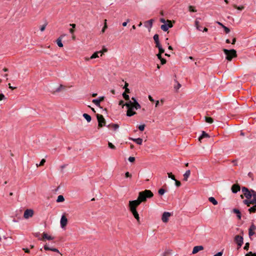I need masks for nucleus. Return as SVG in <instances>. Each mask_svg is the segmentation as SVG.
Here are the masks:
<instances>
[{
  "mask_svg": "<svg viewBox=\"0 0 256 256\" xmlns=\"http://www.w3.org/2000/svg\"><path fill=\"white\" fill-rule=\"evenodd\" d=\"M153 196L154 194L150 190H146L144 191L140 192L137 200L129 201L128 206L130 210L132 212L136 210L137 207L142 202H146V198H151Z\"/></svg>",
  "mask_w": 256,
  "mask_h": 256,
  "instance_id": "f257e3e1",
  "label": "nucleus"
},
{
  "mask_svg": "<svg viewBox=\"0 0 256 256\" xmlns=\"http://www.w3.org/2000/svg\"><path fill=\"white\" fill-rule=\"evenodd\" d=\"M223 52L226 56V60L228 61H231L234 58L237 56L236 52L234 49L227 50L224 48L223 49Z\"/></svg>",
  "mask_w": 256,
  "mask_h": 256,
  "instance_id": "f03ea898",
  "label": "nucleus"
},
{
  "mask_svg": "<svg viewBox=\"0 0 256 256\" xmlns=\"http://www.w3.org/2000/svg\"><path fill=\"white\" fill-rule=\"evenodd\" d=\"M131 104H132L130 102H128L124 104L125 106H126L128 108L126 116L129 117L132 116L136 114V112L133 110L134 108L130 106Z\"/></svg>",
  "mask_w": 256,
  "mask_h": 256,
  "instance_id": "7ed1b4c3",
  "label": "nucleus"
},
{
  "mask_svg": "<svg viewBox=\"0 0 256 256\" xmlns=\"http://www.w3.org/2000/svg\"><path fill=\"white\" fill-rule=\"evenodd\" d=\"M234 242L238 244V248H240L244 243L243 236L240 235H236L234 238Z\"/></svg>",
  "mask_w": 256,
  "mask_h": 256,
  "instance_id": "20e7f679",
  "label": "nucleus"
},
{
  "mask_svg": "<svg viewBox=\"0 0 256 256\" xmlns=\"http://www.w3.org/2000/svg\"><path fill=\"white\" fill-rule=\"evenodd\" d=\"M98 121V126L99 128H102L106 124V120L104 116L100 114H97L96 115Z\"/></svg>",
  "mask_w": 256,
  "mask_h": 256,
  "instance_id": "39448f33",
  "label": "nucleus"
},
{
  "mask_svg": "<svg viewBox=\"0 0 256 256\" xmlns=\"http://www.w3.org/2000/svg\"><path fill=\"white\" fill-rule=\"evenodd\" d=\"M242 192L247 199H250L252 198L251 190H249L247 188L243 186L242 188Z\"/></svg>",
  "mask_w": 256,
  "mask_h": 256,
  "instance_id": "423d86ee",
  "label": "nucleus"
},
{
  "mask_svg": "<svg viewBox=\"0 0 256 256\" xmlns=\"http://www.w3.org/2000/svg\"><path fill=\"white\" fill-rule=\"evenodd\" d=\"M166 22H168V24H162L160 26L161 29L164 32H166L169 28H171L173 26L171 20H167Z\"/></svg>",
  "mask_w": 256,
  "mask_h": 256,
  "instance_id": "0eeeda50",
  "label": "nucleus"
},
{
  "mask_svg": "<svg viewBox=\"0 0 256 256\" xmlns=\"http://www.w3.org/2000/svg\"><path fill=\"white\" fill-rule=\"evenodd\" d=\"M34 215V210L32 209H26L24 214V217L25 218H28L32 217Z\"/></svg>",
  "mask_w": 256,
  "mask_h": 256,
  "instance_id": "6e6552de",
  "label": "nucleus"
},
{
  "mask_svg": "<svg viewBox=\"0 0 256 256\" xmlns=\"http://www.w3.org/2000/svg\"><path fill=\"white\" fill-rule=\"evenodd\" d=\"M172 215L169 212H164L162 215V220L164 222H167L168 220V218Z\"/></svg>",
  "mask_w": 256,
  "mask_h": 256,
  "instance_id": "1a4fd4ad",
  "label": "nucleus"
},
{
  "mask_svg": "<svg viewBox=\"0 0 256 256\" xmlns=\"http://www.w3.org/2000/svg\"><path fill=\"white\" fill-rule=\"evenodd\" d=\"M60 226L62 228L65 227L68 223V219L64 215H62L60 218Z\"/></svg>",
  "mask_w": 256,
  "mask_h": 256,
  "instance_id": "9d476101",
  "label": "nucleus"
},
{
  "mask_svg": "<svg viewBox=\"0 0 256 256\" xmlns=\"http://www.w3.org/2000/svg\"><path fill=\"white\" fill-rule=\"evenodd\" d=\"M256 230V226L252 224L248 229V235L250 237L252 236L255 234L254 230Z\"/></svg>",
  "mask_w": 256,
  "mask_h": 256,
  "instance_id": "9b49d317",
  "label": "nucleus"
},
{
  "mask_svg": "<svg viewBox=\"0 0 256 256\" xmlns=\"http://www.w3.org/2000/svg\"><path fill=\"white\" fill-rule=\"evenodd\" d=\"M44 248L46 250H51L54 252H58L60 254L61 256H62V254L60 252L58 248H50L47 244H45L44 246Z\"/></svg>",
  "mask_w": 256,
  "mask_h": 256,
  "instance_id": "f8f14e48",
  "label": "nucleus"
},
{
  "mask_svg": "<svg viewBox=\"0 0 256 256\" xmlns=\"http://www.w3.org/2000/svg\"><path fill=\"white\" fill-rule=\"evenodd\" d=\"M232 191L233 193L236 194L240 190V187L238 184H234L232 186L231 188Z\"/></svg>",
  "mask_w": 256,
  "mask_h": 256,
  "instance_id": "ddd939ff",
  "label": "nucleus"
},
{
  "mask_svg": "<svg viewBox=\"0 0 256 256\" xmlns=\"http://www.w3.org/2000/svg\"><path fill=\"white\" fill-rule=\"evenodd\" d=\"M204 248L202 246H195L192 250V254H196L199 251L203 250Z\"/></svg>",
  "mask_w": 256,
  "mask_h": 256,
  "instance_id": "4468645a",
  "label": "nucleus"
},
{
  "mask_svg": "<svg viewBox=\"0 0 256 256\" xmlns=\"http://www.w3.org/2000/svg\"><path fill=\"white\" fill-rule=\"evenodd\" d=\"M43 239H46L48 240H52L54 239V238L50 236H48L46 232H44L42 234V238H38V240H43Z\"/></svg>",
  "mask_w": 256,
  "mask_h": 256,
  "instance_id": "2eb2a0df",
  "label": "nucleus"
},
{
  "mask_svg": "<svg viewBox=\"0 0 256 256\" xmlns=\"http://www.w3.org/2000/svg\"><path fill=\"white\" fill-rule=\"evenodd\" d=\"M66 36V35L65 34H62L57 39L56 44L59 47L62 48L63 46V44L62 42V40Z\"/></svg>",
  "mask_w": 256,
  "mask_h": 256,
  "instance_id": "dca6fc26",
  "label": "nucleus"
},
{
  "mask_svg": "<svg viewBox=\"0 0 256 256\" xmlns=\"http://www.w3.org/2000/svg\"><path fill=\"white\" fill-rule=\"evenodd\" d=\"M133 214L134 218L140 224V218L136 210L130 212Z\"/></svg>",
  "mask_w": 256,
  "mask_h": 256,
  "instance_id": "f3484780",
  "label": "nucleus"
},
{
  "mask_svg": "<svg viewBox=\"0 0 256 256\" xmlns=\"http://www.w3.org/2000/svg\"><path fill=\"white\" fill-rule=\"evenodd\" d=\"M128 102H130L132 104L130 106H132L134 109L137 110L141 108L140 105L138 102H135L134 104H132V102L130 100Z\"/></svg>",
  "mask_w": 256,
  "mask_h": 256,
  "instance_id": "a211bd4d",
  "label": "nucleus"
},
{
  "mask_svg": "<svg viewBox=\"0 0 256 256\" xmlns=\"http://www.w3.org/2000/svg\"><path fill=\"white\" fill-rule=\"evenodd\" d=\"M204 138H210V136L208 134L206 133L204 131H202V134L198 138V140L201 142V140Z\"/></svg>",
  "mask_w": 256,
  "mask_h": 256,
  "instance_id": "6ab92c4d",
  "label": "nucleus"
},
{
  "mask_svg": "<svg viewBox=\"0 0 256 256\" xmlns=\"http://www.w3.org/2000/svg\"><path fill=\"white\" fill-rule=\"evenodd\" d=\"M190 170H187L185 173L184 174V178L183 180L186 182L188 180V178H189L190 176Z\"/></svg>",
  "mask_w": 256,
  "mask_h": 256,
  "instance_id": "aec40b11",
  "label": "nucleus"
},
{
  "mask_svg": "<svg viewBox=\"0 0 256 256\" xmlns=\"http://www.w3.org/2000/svg\"><path fill=\"white\" fill-rule=\"evenodd\" d=\"M232 212L236 214V216L238 220H240L242 218V214L240 210L237 208H234Z\"/></svg>",
  "mask_w": 256,
  "mask_h": 256,
  "instance_id": "412c9836",
  "label": "nucleus"
},
{
  "mask_svg": "<svg viewBox=\"0 0 256 256\" xmlns=\"http://www.w3.org/2000/svg\"><path fill=\"white\" fill-rule=\"evenodd\" d=\"M130 140L134 142H136L138 144L141 145L142 142V139L141 138H130Z\"/></svg>",
  "mask_w": 256,
  "mask_h": 256,
  "instance_id": "4be33fe9",
  "label": "nucleus"
},
{
  "mask_svg": "<svg viewBox=\"0 0 256 256\" xmlns=\"http://www.w3.org/2000/svg\"><path fill=\"white\" fill-rule=\"evenodd\" d=\"M108 128H112L114 130H116L119 128V125L116 124H111L107 126Z\"/></svg>",
  "mask_w": 256,
  "mask_h": 256,
  "instance_id": "5701e85b",
  "label": "nucleus"
},
{
  "mask_svg": "<svg viewBox=\"0 0 256 256\" xmlns=\"http://www.w3.org/2000/svg\"><path fill=\"white\" fill-rule=\"evenodd\" d=\"M244 204H246L248 206H250V204H254L253 200L250 199H246L243 201Z\"/></svg>",
  "mask_w": 256,
  "mask_h": 256,
  "instance_id": "b1692460",
  "label": "nucleus"
},
{
  "mask_svg": "<svg viewBox=\"0 0 256 256\" xmlns=\"http://www.w3.org/2000/svg\"><path fill=\"white\" fill-rule=\"evenodd\" d=\"M154 42L156 43V46H158L159 44H160V40H159V36H158V34H155L154 36Z\"/></svg>",
  "mask_w": 256,
  "mask_h": 256,
  "instance_id": "393cba45",
  "label": "nucleus"
},
{
  "mask_svg": "<svg viewBox=\"0 0 256 256\" xmlns=\"http://www.w3.org/2000/svg\"><path fill=\"white\" fill-rule=\"evenodd\" d=\"M98 54H101V56H102V51H98V52H94L92 54V56L90 57V59H93V58H98Z\"/></svg>",
  "mask_w": 256,
  "mask_h": 256,
  "instance_id": "a878e982",
  "label": "nucleus"
},
{
  "mask_svg": "<svg viewBox=\"0 0 256 256\" xmlns=\"http://www.w3.org/2000/svg\"><path fill=\"white\" fill-rule=\"evenodd\" d=\"M200 18H197L196 20H195V26H196V27L197 30H198L200 31H201L202 30H201L200 27V26L199 25L200 22H199V20H200Z\"/></svg>",
  "mask_w": 256,
  "mask_h": 256,
  "instance_id": "bb28decb",
  "label": "nucleus"
},
{
  "mask_svg": "<svg viewBox=\"0 0 256 256\" xmlns=\"http://www.w3.org/2000/svg\"><path fill=\"white\" fill-rule=\"evenodd\" d=\"M208 200L214 205H217L218 204V201L214 197H210L208 198Z\"/></svg>",
  "mask_w": 256,
  "mask_h": 256,
  "instance_id": "cd10ccee",
  "label": "nucleus"
},
{
  "mask_svg": "<svg viewBox=\"0 0 256 256\" xmlns=\"http://www.w3.org/2000/svg\"><path fill=\"white\" fill-rule=\"evenodd\" d=\"M83 116L86 120V121L88 122H90L92 120L91 116L87 114H86V113L84 114Z\"/></svg>",
  "mask_w": 256,
  "mask_h": 256,
  "instance_id": "c85d7f7f",
  "label": "nucleus"
},
{
  "mask_svg": "<svg viewBox=\"0 0 256 256\" xmlns=\"http://www.w3.org/2000/svg\"><path fill=\"white\" fill-rule=\"evenodd\" d=\"M248 210L250 212V213L256 212V204H254V206L250 208Z\"/></svg>",
  "mask_w": 256,
  "mask_h": 256,
  "instance_id": "c756f323",
  "label": "nucleus"
},
{
  "mask_svg": "<svg viewBox=\"0 0 256 256\" xmlns=\"http://www.w3.org/2000/svg\"><path fill=\"white\" fill-rule=\"evenodd\" d=\"M64 200V198L63 196L59 195L58 196V198H57V200H56V202H63Z\"/></svg>",
  "mask_w": 256,
  "mask_h": 256,
  "instance_id": "7c9ffc66",
  "label": "nucleus"
},
{
  "mask_svg": "<svg viewBox=\"0 0 256 256\" xmlns=\"http://www.w3.org/2000/svg\"><path fill=\"white\" fill-rule=\"evenodd\" d=\"M156 46V48H158V50H159V52L158 53H160L161 54H163L164 52V50L162 48L161 44H159L158 46Z\"/></svg>",
  "mask_w": 256,
  "mask_h": 256,
  "instance_id": "2f4dec72",
  "label": "nucleus"
},
{
  "mask_svg": "<svg viewBox=\"0 0 256 256\" xmlns=\"http://www.w3.org/2000/svg\"><path fill=\"white\" fill-rule=\"evenodd\" d=\"M205 121L209 124H212L214 122L213 118L210 117H205Z\"/></svg>",
  "mask_w": 256,
  "mask_h": 256,
  "instance_id": "473e14b6",
  "label": "nucleus"
},
{
  "mask_svg": "<svg viewBox=\"0 0 256 256\" xmlns=\"http://www.w3.org/2000/svg\"><path fill=\"white\" fill-rule=\"evenodd\" d=\"M92 102L94 104L97 106L100 107V100L98 99H94L92 100Z\"/></svg>",
  "mask_w": 256,
  "mask_h": 256,
  "instance_id": "72a5a7b5",
  "label": "nucleus"
},
{
  "mask_svg": "<svg viewBox=\"0 0 256 256\" xmlns=\"http://www.w3.org/2000/svg\"><path fill=\"white\" fill-rule=\"evenodd\" d=\"M233 6L234 8L240 10H244V7L243 6H237L236 4H234Z\"/></svg>",
  "mask_w": 256,
  "mask_h": 256,
  "instance_id": "f704fd0d",
  "label": "nucleus"
},
{
  "mask_svg": "<svg viewBox=\"0 0 256 256\" xmlns=\"http://www.w3.org/2000/svg\"><path fill=\"white\" fill-rule=\"evenodd\" d=\"M168 177L170 178H171L172 180H176V178L174 175L172 174V172H168Z\"/></svg>",
  "mask_w": 256,
  "mask_h": 256,
  "instance_id": "c9c22d12",
  "label": "nucleus"
},
{
  "mask_svg": "<svg viewBox=\"0 0 256 256\" xmlns=\"http://www.w3.org/2000/svg\"><path fill=\"white\" fill-rule=\"evenodd\" d=\"M166 192V190L164 188H160L158 191V193L160 195L162 196Z\"/></svg>",
  "mask_w": 256,
  "mask_h": 256,
  "instance_id": "e433bc0d",
  "label": "nucleus"
},
{
  "mask_svg": "<svg viewBox=\"0 0 256 256\" xmlns=\"http://www.w3.org/2000/svg\"><path fill=\"white\" fill-rule=\"evenodd\" d=\"M123 98L126 100H130V96L128 94H127L126 92H123L122 94Z\"/></svg>",
  "mask_w": 256,
  "mask_h": 256,
  "instance_id": "4c0bfd02",
  "label": "nucleus"
},
{
  "mask_svg": "<svg viewBox=\"0 0 256 256\" xmlns=\"http://www.w3.org/2000/svg\"><path fill=\"white\" fill-rule=\"evenodd\" d=\"M108 28L107 24H106V20H104V26L102 30V32L104 33L105 32L106 29Z\"/></svg>",
  "mask_w": 256,
  "mask_h": 256,
  "instance_id": "58836bf2",
  "label": "nucleus"
},
{
  "mask_svg": "<svg viewBox=\"0 0 256 256\" xmlns=\"http://www.w3.org/2000/svg\"><path fill=\"white\" fill-rule=\"evenodd\" d=\"M145 126H146L145 124H141L138 126V128L140 131L142 132L144 130Z\"/></svg>",
  "mask_w": 256,
  "mask_h": 256,
  "instance_id": "ea45409f",
  "label": "nucleus"
},
{
  "mask_svg": "<svg viewBox=\"0 0 256 256\" xmlns=\"http://www.w3.org/2000/svg\"><path fill=\"white\" fill-rule=\"evenodd\" d=\"M108 146L111 149H112V150L116 149V146L112 143H111L110 142H108Z\"/></svg>",
  "mask_w": 256,
  "mask_h": 256,
  "instance_id": "a19ab883",
  "label": "nucleus"
},
{
  "mask_svg": "<svg viewBox=\"0 0 256 256\" xmlns=\"http://www.w3.org/2000/svg\"><path fill=\"white\" fill-rule=\"evenodd\" d=\"M252 197L253 196V198H256V192L253 190H251Z\"/></svg>",
  "mask_w": 256,
  "mask_h": 256,
  "instance_id": "79ce46f5",
  "label": "nucleus"
},
{
  "mask_svg": "<svg viewBox=\"0 0 256 256\" xmlns=\"http://www.w3.org/2000/svg\"><path fill=\"white\" fill-rule=\"evenodd\" d=\"M188 9L190 12H196V10L195 9V8L193 6H189Z\"/></svg>",
  "mask_w": 256,
  "mask_h": 256,
  "instance_id": "37998d69",
  "label": "nucleus"
},
{
  "mask_svg": "<svg viewBox=\"0 0 256 256\" xmlns=\"http://www.w3.org/2000/svg\"><path fill=\"white\" fill-rule=\"evenodd\" d=\"M222 28L224 29V30L226 34H228L230 32V28L226 26H224Z\"/></svg>",
  "mask_w": 256,
  "mask_h": 256,
  "instance_id": "c03bdc74",
  "label": "nucleus"
},
{
  "mask_svg": "<svg viewBox=\"0 0 256 256\" xmlns=\"http://www.w3.org/2000/svg\"><path fill=\"white\" fill-rule=\"evenodd\" d=\"M45 162H46V160H45V159L43 158L41 160L40 164L38 165L37 164L36 166H42L44 164Z\"/></svg>",
  "mask_w": 256,
  "mask_h": 256,
  "instance_id": "a18cd8bd",
  "label": "nucleus"
},
{
  "mask_svg": "<svg viewBox=\"0 0 256 256\" xmlns=\"http://www.w3.org/2000/svg\"><path fill=\"white\" fill-rule=\"evenodd\" d=\"M245 256H256V254L252 253V252H249L247 253Z\"/></svg>",
  "mask_w": 256,
  "mask_h": 256,
  "instance_id": "49530a36",
  "label": "nucleus"
},
{
  "mask_svg": "<svg viewBox=\"0 0 256 256\" xmlns=\"http://www.w3.org/2000/svg\"><path fill=\"white\" fill-rule=\"evenodd\" d=\"M249 247H250V244L248 242H246L245 244V246H244V250H248L249 249Z\"/></svg>",
  "mask_w": 256,
  "mask_h": 256,
  "instance_id": "de8ad7c7",
  "label": "nucleus"
},
{
  "mask_svg": "<svg viewBox=\"0 0 256 256\" xmlns=\"http://www.w3.org/2000/svg\"><path fill=\"white\" fill-rule=\"evenodd\" d=\"M174 180L175 181L176 186L177 187H180L181 186V182L180 181L176 180V179Z\"/></svg>",
  "mask_w": 256,
  "mask_h": 256,
  "instance_id": "09e8293b",
  "label": "nucleus"
},
{
  "mask_svg": "<svg viewBox=\"0 0 256 256\" xmlns=\"http://www.w3.org/2000/svg\"><path fill=\"white\" fill-rule=\"evenodd\" d=\"M47 25V23H45L44 25H42L40 28V30L42 31V32H43L45 28H46V27Z\"/></svg>",
  "mask_w": 256,
  "mask_h": 256,
  "instance_id": "8fccbe9b",
  "label": "nucleus"
},
{
  "mask_svg": "<svg viewBox=\"0 0 256 256\" xmlns=\"http://www.w3.org/2000/svg\"><path fill=\"white\" fill-rule=\"evenodd\" d=\"M170 250H166L162 254V256H168V254H170Z\"/></svg>",
  "mask_w": 256,
  "mask_h": 256,
  "instance_id": "3c124183",
  "label": "nucleus"
},
{
  "mask_svg": "<svg viewBox=\"0 0 256 256\" xmlns=\"http://www.w3.org/2000/svg\"><path fill=\"white\" fill-rule=\"evenodd\" d=\"M128 160H129V162H133L135 161V158L132 157V156H130L128 158Z\"/></svg>",
  "mask_w": 256,
  "mask_h": 256,
  "instance_id": "603ef678",
  "label": "nucleus"
},
{
  "mask_svg": "<svg viewBox=\"0 0 256 256\" xmlns=\"http://www.w3.org/2000/svg\"><path fill=\"white\" fill-rule=\"evenodd\" d=\"M153 21L154 20L152 19H151L146 22L148 24L150 28L152 26Z\"/></svg>",
  "mask_w": 256,
  "mask_h": 256,
  "instance_id": "864d4df0",
  "label": "nucleus"
},
{
  "mask_svg": "<svg viewBox=\"0 0 256 256\" xmlns=\"http://www.w3.org/2000/svg\"><path fill=\"white\" fill-rule=\"evenodd\" d=\"M125 176H126V178H131L132 176V174L129 172H126L125 173Z\"/></svg>",
  "mask_w": 256,
  "mask_h": 256,
  "instance_id": "5fc2aeb1",
  "label": "nucleus"
},
{
  "mask_svg": "<svg viewBox=\"0 0 256 256\" xmlns=\"http://www.w3.org/2000/svg\"><path fill=\"white\" fill-rule=\"evenodd\" d=\"M160 60V62H161V64H162V65L165 64L166 63V60L164 58H162Z\"/></svg>",
  "mask_w": 256,
  "mask_h": 256,
  "instance_id": "6e6d98bb",
  "label": "nucleus"
},
{
  "mask_svg": "<svg viewBox=\"0 0 256 256\" xmlns=\"http://www.w3.org/2000/svg\"><path fill=\"white\" fill-rule=\"evenodd\" d=\"M6 97L3 94H0V100H5Z\"/></svg>",
  "mask_w": 256,
  "mask_h": 256,
  "instance_id": "4d7b16f0",
  "label": "nucleus"
},
{
  "mask_svg": "<svg viewBox=\"0 0 256 256\" xmlns=\"http://www.w3.org/2000/svg\"><path fill=\"white\" fill-rule=\"evenodd\" d=\"M130 19H127V20H126V22H124L122 23V26H126V25H127V24H128V22H130Z\"/></svg>",
  "mask_w": 256,
  "mask_h": 256,
  "instance_id": "13d9d810",
  "label": "nucleus"
},
{
  "mask_svg": "<svg viewBox=\"0 0 256 256\" xmlns=\"http://www.w3.org/2000/svg\"><path fill=\"white\" fill-rule=\"evenodd\" d=\"M222 254H223V252H222V251H221V252H218L216 254H214V256H222Z\"/></svg>",
  "mask_w": 256,
  "mask_h": 256,
  "instance_id": "bf43d9fd",
  "label": "nucleus"
},
{
  "mask_svg": "<svg viewBox=\"0 0 256 256\" xmlns=\"http://www.w3.org/2000/svg\"><path fill=\"white\" fill-rule=\"evenodd\" d=\"M118 104L120 106H122V107L125 106L124 104V102L122 100H120V101H119Z\"/></svg>",
  "mask_w": 256,
  "mask_h": 256,
  "instance_id": "052dcab7",
  "label": "nucleus"
},
{
  "mask_svg": "<svg viewBox=\"0 0 256 256\" xmlns=\"http://www.w3.org/2000/svg\"><path fill=\"white\" fill-rule=\"evenodd\" d=\"M104 99V96H100L98 98V100H100V102H101L103 101Z\"/></svg>",
  "mask_w": 256,
  "mask_h": 256,
  "instance_id": "680f3d73",
  "label": "nucleus"
},
{
  "mask_svg": "<svg viewBox=\"0 0 256 256\" xmlns=\"http://www.w3.org/2000/svg\"><path fill=\"white\" fill-rule=\"evenodd\" d=\"M22 250L25 252L26 253H30V250L27 248H23Z\"/></svg>",
  "mask_w": 256,
  "mask_h": 256,
  "instance_id": "e2e57ef3",
  "label": "nucleus"
},
{
  "mask_svg": "<svg viewBox=\"0 0 256 256\" xmlns=\"http://www.w3.org/2000/svg\"><path fill=\"white\" fill-rule=\"evenodd\" d=\"M158 58L160 60L162 58V54L160 53H158L156 54Z\"/></svg>",
  "mask_w": 256,
  "mask_h": 256,
  "instance_id": "0e129e2a",
  "label": "nucleus"
},
{
  "mask_svg": "<svg viewBox=\"0 0 256 256\" xmlns=\"http://www.w3.org/2000/svg\"><path fill=\"white\" fill-rule=\"evenodd\" d=\"M132 104H134L135 102H138L136 98L134 97L132 98Z\"/></svg>",
  "mask_w": 256,
  "mask_h": 256,
  "instance_id": "69168bd1",
  "label": "nucleus"
},
{
  "mask_svg": "<svg viewBox=\"0 0 256 256\" xmlns=\"http://www.w3.org/2000/svg\"><path fill=\"white\" fill-rule=\"evenodd\" d=\"M148 99L152 102H154V100L153 99V98H152V96H148Z\"/></svg>",
  "mask_w": 256,
  "mask_h": 256,
  "instance_id": "338daca9",
  "label": "nucleus"
},
{
  "mask_svg": "<svg viewBox=\"0 0 256 256\" xmlns=\"http://www.w3.org/2000/svg\"><path fill=\"white\" fill-rule=\"evenodd\" d=\"M160 22H162V23H164V24L166 23V20H165L164 18H161L160 19Z\"/></svg>",
  "mask_w": 256,
  "mask_h": 256,
  "instance_id": "774afa93",
  "label": "nucleus"
}]
</instances>
